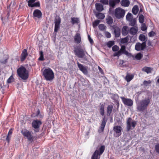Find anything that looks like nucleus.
I'll return each instance as SVG.
<instances>
[{
    "label": "nucleus",
    "instance_id": "1",
    "mask_svg": "<svg viewBox=\"0 0 159 159\" xmlns=\"http://www.w3.org/2000/svg\"><path fill=\"white\" fill-rule=\"evenodd\" d=\"M151 98L148 97H145L137 103L136 108L139 112H144L147 109V107L150 104Z\"/></svg>",
    "mask_w": 159,
    "mask_h": 159
},
{
    "label": "nucleus",
    "instance_id": "2",
    "mask_svg": "<svg viewBox=\"0 0 159 159\" xmlns=\"http://www.w3.org/2000/svg\"><path fill=\"white\" fill-rule=\"evenodd\" d=\"M17 72L19 76L23 80H26L28 78V72L23 66H21L18 69Z\"/></svg>",
    "mask_w": 159,
    "mask_h": 159
},
{
    "label": "nucleus",
    "instance_id": "3",
    "mask_svg": "<svg viewBox=\"0 0 159 159\" xmlns=\"http://www.w3.org/2000/svg\"><path fill=\"white\" fill-rule=\"evenodd\" d=\"M74 51L75 54L80 58H84L85 59L86 57L85 54H88L85 48H82L80 47L75 48Z\"/></svg>",
    "mask_w": 159,
    "mask_h": 159
},
{
    "label": "nucleus",
    "instance_id": "4",
    "mask_svg": "<svg viewBox=\"0 0 159 159\" xmlns=\"http://www.w3.org/2000/svg\"><path fill=\"white\" fill-rule=\"evenodd\" d=\"M43 75L45 79L47 81L52 80L54 78V73L50 68L45 69L43 72Z\"/></svg>",
    "mask_w": 159,
    "mask_h": 159
},
{
    "label": "nucleus",
    "instance_id": "5",
    "mask_svg": "<svg viewBox=\"0 0 159 159\" xmlns=\"http://www.w3.org/2000/svg\"><path fill=\"white\" fill-rule=\"evenodd\" d=\"M125 13V10L120 7L116 8L114 12L115 16L118 19L123 18L124 16Z\"/></svg>",
    "mask_w": 159,
    "mask_h": 159
},
{
    "label": "nucleus",
    "instance_id": "6",
    "mask_svg": "<svg viewBox=\"0 0 159 159\" xmlns=\"http://www.w3.org/2000/svg\"><path fill=\"white\" fill-rule=\"evenodd\" d=\"M41 121L38 120H34L32 123L33 128H34V131L35 132H37L39 130V127L42 125Z\"/></svg>",
    "mask_w": 159,
    "mask_h": 159
},
{
    "label": "nucleus",
    "instance_id": "7",
    "mask_svg": "<svg viewBox=\"0 0 159 159\" xmlns=\"http://www.w3.org/2000/svg\"><path fill=\"white\" fill-rule=\"evenodd\" d=\"M21 133L25 137H26L30 141H32L34 139V137L32 134V131L24 129L21 131Z\"/></svg>",
    "mask_w": 159,
    "mask_h": 159
},
{
    "label": "nucleus",
    "instance_id": "8",
    "mask_svg": "<svg viewBox=\"0 0 159 159\" xmlns=\"http://www.w3.org/2000/svg\"><path fill=\"white\" fill-rule=\"evenodd\" d=\"M127 130L128 131H129L131 129V127L134 128L137 123L134 120H133L130 117L127 120Z\"/></svg>",
    "mask_w": 159,
    "mask_h": 159
},
{
    "label": "nucleus",
    "instance_id": "9",
    "mask_svg": "<svg viewBox=\"0 0 159 159\" xmlns=\"http://www.w3.org/2000/svg\"><path fill=\"white\" fill-rule=\"evenodd\" d=\"M122 127L119 125L114 126L113 128L114 136L118 138L121 134Z\"/></svg>",
    "mask_w": 159,
    "mask_h": 159
},
{
    "label": "nucleus",
    "instance_id": "10",
    "mask_svg": "<svg viewBox=\"0 0 159 159\" xmlns=\"http://www.w3.org/2000/svg\"><path fill=\"white\" fill-rule=\"evenodd\" d=\"M61 22V19L59 16H57L55 18L54 31L57 32L60 28V24Z\"/></svg>",
    "mask_w": 159,
    "mask_h": 159
},
{
    "label": "nucleus",
    "instance_id": "11",
    "mask_svg": "<svg viewBox=\"0 0 159 159\" xmlns=\"http://www.w3.org/2000/svg\"><path fill=\"white\" fill-rule=\"evenodd\" d=\"M146 46V42H144L141 43H137L135 46V49L138 51L143 50Z\"/></svg>",
    "mask_w": 159,
    "mask_h": 159
},
{
    "label": "nucleus",
    "instance_id": "12",
    "mask_svg": "<svg viewBox=\"0 0 159 159\" xmlns=\"http://www.w3.org/2000/svg\"><path fill=\"white\" fill-rule=\"evenodd\" d=\"M122 101L124 104L128 106H132L133 104V101L130 98H121Z\"/></svg>",
    "mask_w": 159,
    "mask_h": 159
},
{
    "label": "nucleus",
    "instance_id": "13",
    "mask_svg": "<svg viewBox=\"0 0 159 159\" xmlns=\"http://www.w3.org/2000/svg\"><path fill=\"white\" fill-rule=\"evenodd\" d=\"M33 18L34 19L37 18L40 19L42 17V13L41 11L39 9H36L34 11L33 13Z\"/></svg>",
    "mask_w": 159,
    "mask_h": 159
},
{
    "label": "nucleus",
    "instance_id": "14",
    "mask_svg": "<svg viewBox=\"0 0 159 159\" xmlns=\"http://www.w3.org/2000/svg\"><path fill=\"white\" fill-rule=\"evenodd\" d=\"M112 27L114 30V34L115 35V37L116 38L119 37L120 34V29L119 27L115 25L112 26Z\"/></svg>",
    "mask_w": 159,
    "mask_h": 159
},
{
    "label": "nucleus",
    "instance_id": "15",
    "mask_svg": "<svg viewBox=\"0 0 159 159\" xmlns=\"http://www.w3.org/2000/svg\"><path fill=\"white\" fill-rule=\"evenodd\" d=\"M78 68L84 74L87 75L88 73V70L86 67L84 66L83 65L80 63L79 62L77 63Z\"/></svg>",
    "mask_w": 159,
    "mask_h": 159
},
{
    "label": "nucleus",
    "instance_id": "16",
    "mask_svg": "<svg viewBox=\"0 0 159 159\" xmlns=\"http://www.w3.org/2000/svg\"><path fill=\"white\" fill-rule=\"evenodd\" d=\"M74 39L75 42L77 44L80 43L81 40V36L80 34L76 33L74 37Z\"/></svg>",
    "mask_w": 159,
    "mask_h": 159
},
{
    "label": "nucleus",
    "instance_id": "17",
    "mask_svg": "<svg viewBox=\"0 0 159 159\" xmlns=\"http://www.w3.org/2000/svg\"><path fill=\"white\" fill-rule=\"evenodd\" d=\"M28 55L27 50L26 49H24L22 52L21 54L20 57V60L21 61H24L26 57Z\"/></svg>",
    "mask_w": 159,
    "mask_h": 159
},
{
    "label": "nucleus",
    "instance_id": "18",
    "mask_svg": "<svg viewBox=\"0 0 159 159\" xmlns=\"http://www.w3.org/2000/svg\"><path fill=\"white\" fill-rule=\"evenodd\" d=\"M126 47L125 46L122 45L121 46L120 51L122 52V53L124 54L127 56H131V53H129L128 51L126 50Z\"/></svg>",
    "mask_w": 159,
    "mask_h": 159
},
{
    "label": "nucleus",
    "instance_id": "19",
    "mask_svg": "<svg viewBox=\"0 0 159 159\" xmlns=\"http://www.w3.org/2000/svg\"><path fill=\"white\" fill-rule=\"evenodd\" d=\"M138 29L136 27H133L130 28L129 32L130 34L132 35H135L138 32Z\"/></svg>",
    "mask_w": 159,
    "mask_h": 159
},
{
    "label": "nucleus",
    "instance_id": "20",
    "mask_svg": "<svg viewBox=\"0 0 159 159\" xmlns=\"http://www.w3.org/2000/svg\"><path fill=\"white\" fill-rule=\"evenodd\" d=\"M70 22L72 25L78 24L80 22L79 18L77 17H71Z\"/></svg>",
    "mask_w": 159,
    "mask_h": 159
},
{
    "label": "nucleus",
    "instance_id": "21",
    "mask_svg": "<svg viewBox=\"0 0 159 159\" xmlns=\"http://www.w3.org/2000/svg\"><path fill=\"white\" fill-rule=\"evenodd\" d=\"M95 7L97 10L99 12L102 11L104 9L103 5L100 3H96Z\"/></svg>",
    "mask_w": 159,
    "mask_h": 159
},
{
    "label": "nucleus",
    "instance_id": "22",
    "mask_svg": "<svg viewBox=\"0 0 159 159\" xmlns=\"http://www.w3.org/2000/svg\"><path fill=\"white\" fill-rule=\"evenodd\" d=\"M129 28L127 26H124L122 29V34L123 35L125 36L127 35L129 32Z\"/></svg>",
    "mask_w": 159,
    "mask_h": 159
},
{
    "label": "nucleus",
    "instance_id": "23",
    "mask_svg": "<svg viewBox=\"0 0 159 159\" xmlns=\"http://www.w3.org/2000/svg\"><path fill=\"white\" fill-rule=\"evenodd\" d=\"M153 69L151 67L145 66L142 69V70L148 74L151 72Z\"/></svg>",
    "mask_w": 159,
    "mask_h": 159
},
{
    "label": "nucleus",
    "instance_id": "24",
    "mask_svg": "<svg viewBox=\"0 0 159 159\" xmlns=\"http://www.w3.org/2000/svg\"><path fill=\"white\" fill-rule=\"evenodd\" d=\"M120 3L122 6L127 7L129 5L130 2L129 0H122Z\"/></svg>",
    "mask_w": 159,
    "mask_h": 159
},
{
    "label": "nucleus",
    "instance_id": "25",
    "mask_svg": "<svg viewBox=\"0 0 159 159\" xmlns=\"http://www.w3.org/2000/svg\"><path fill=\"white\" fill-rule=\"evenodd\" d=\"M113 106L112 105H108L107 107V115L108 116H110L113 109Z\"/></svg>",
    "mask_w": 159,
    "mask_h": 159
},
{
    "label": "nucleus",
    "instance_id": "26",
    "mask_svg": "<svg viewBox=\"0 0 159 159\" xmlns=\"http://www.w3.org/2000/svg\"><path fill=\"white\" fill-rule=\"evenodd\" d=\"M105 150V147L104 146H102L99 149V150L100 151L99 153V151L98 150H96L95 151V152L96 151H98V158L99 159L100 157H98V156H100L102 155V153L104 152Z\"/></svg>",
    "mask_w": 159,
    "mask_h": 159
},
{
    "label": "nucleus",
    "instance_id": "27",
    "mask_svg": "<svg viewBox=\"0 0 159 159\" xmlns=\"http://www.w3.org/2000/svg\"><path fill=\"white\" fill-rule=\"evenodd\" d=\"M107 23L109 25H111L113 22V18L110 16H108L106 19Z\"/></svg>",
    "mask_w": 159,
    "mask_h": 159
},
{
    "label": "nucleus",
    "instance_id": "28",
    "mask_svg": "<svg viewBox=\"0 0 159 159\" xmlns=\"http://www.w3.org/2000/svg\"><path fill=\"white\" fill-rule=\"evenodd\" d=\"M139 11L138 6L137 5H134L133 7L132 10L133 13L134 15H136Z\"/></svg>",
    "mask_w": 159,
    "mask_h": 159
},
{
    "label": "nucleus",
    "instance_id": "29",
    "mask_svg": "<svg viewBox=\"0 0 159 159\" xmlns=\"http://www.w3.org/2000/svg\"><path fill=\"white\" fill-rule=\"evenodd\" d=\"M134 78V75L127 74L125 77V79L127 82L130 81Z\"/></svg>",
    "mask_w": 159,
    "mask_h": 159
},
{
    "label": "nucleus",
    "instance_id": "30",
    "mask_svg": "<svg viewBox=\"0 0 159 159\" xmlns=\"http://www.w3.org/2000/svg\"><path fill=\"white\" fill-rule=\"evenodd\" d=\"M97 18L100 19H103L105 18L104 15L101 13L98 12L96 14Z\"/></svg>",
    "mask_w": 159,
    "mask_h": 159
},
{
    "label": "nucleus",
    "instance_id": "31",
    "mask_svg": "<svg viewBox=\"0 0 159 159\" xmlns=\"http://www.w3.org/2000/svg\"><path fill=\"white\" fill-rule=\"evenodd\" d=\"M104 106L103 104H102L100 107V114L102 116H103L104 114Z\"/></svg>",
    "mask_w": 159,
    "mask_h": 159
},
{
    "label": "nucleus",
    "instance_id": "32",
    "mask_svg": "<svg viewBox=\"0 0 159 159\" xmlns=\"http://www.w3.org/2000/svg\"><path fill=\"white\" fill-rule=\"evenodd\" d=\"M98 151L95 152L92 155L91 159H99L98 158Z\"/></svg>",
    "mask_w": 159,
    "mask_h": 159
},
{
    "label": "nucleus",
    "instance_id": "33",
    "mask_svg": "<svg viewBox=\"0 0 159 159\" xmlns=\"http://www.w3.org/2000/svg\"><path fill=\"white\" fill-rule=\"evenodd\" d=\"M126 19L127 20L130 21L133 18V15L130 13H128L126 16Z\"/></svg>",
    "mask_w": 159,
    "mask_h": 159
},
{
    "label": "nucleus",
    "instance_id": "34",
    "mask_svg": "<svg viewBox=\"0 0 159 159\" xmlns=\"http://www.w3.org/2000/svg\"><path fill=\"white\" fill-rule=\"evenodd\" d=\"M139 39L142 41H146V38L145 36L143 34H141L139 36Z\"/></svg>",
    "mask_w": 159,
    "mask_h": 159
},
{
    "label": "nucleus",
    "instance_id": "35",
    "mask_svg": "<svg viewBox=\"0 0 159 159\" xmlns=\"http://www.w3.org/2000/svg\"><path fill=\"white\" fill-rule=\"evenodd\" d=\"M100 20H95L93 22V27L97 26L99 23Z\"/></svg>",
    "mask_w": 159,
    "mask_h": 159
},
{
    "label": "nucleus",
    "instance_id": "36",
    "mask_svg": "<svg viewBox=\"0 0 159 159\" xmlns=\"http://www.w3.org/2000/svg\"><path fill=\"white\" fill-rule=\"evenodd\" d=\"M143 55L141 53H139L135 55V58L137 60H139L143 57Z\"/></svg>",
    "mask_w": 159,
    "mask_h": 159
},
{
    "label": "nucleus",
    "instance_id": "37",
    "mask_svg": "<svg viewBox=\"0 0 159 159\" xmlns=\"http://www.w3.org/2000/svg\"><path fill=\"white\" fill-rule=\"evenodd\" d=\"M139 21L141 23H143L144 21V17L142 14H141L139 16Z\"/></svg>",
    "mask_w": 159,
    "mask_h": 159
},
{
    "label": "nucleus",
    "instance_id": "38",
    "mask_svg": "<svg viewBox=\"0 0 159 159\" xmlns=\"http://www.w3.org/2000/svg\"><path fill=\"white\" fill-rule=\"evenodd\" d=\"M109 4L110 6L112 7H114L116 3L113 0H109Z\"/></svg>",
    "mask_w": 159,
    "mask_h": 159
},
{
    "label": "nucleus",
    "instance_id": "39",
    "mask_svg": "<svg viewBox=\"0 0 159 159\" xmlns=\"http://www.w3.org/2000/svg\"><path fill=\"white\" fill-rule=\"evenodd\" d=\"M39 54L40 56L39 58V60L40 61H43L44 60L43 55V52L42 51H40V52Z\"/></svg>",
    "mask_w": 159,
    "mask_h": 159
},
{
    "label": "nucleus",
    "instance_id": "40",
    "mask_svg": "<svg viewBox=\"0 0 159 159\" xmlns=\"http://www.w3.org/2000/svg\"><path fill=\"white\" fill-rule=\"evenodd\" d=\"M128 42V38L127 37L121 39L120 40V43L124 44L127 43Z\"/></svg>",
    "mask_w": 159,
    "mask_h": 159
},
{
    "label": "nucleus",
    "instance_id": "41",
    "mask_svg": "<svg viewBox=\"0 0 159 159\" xmlns=\"http://www.w3.org/2000/svg\"><path fill=\"white\" fill-rule=\"evenodd\" d=\"M98 27L99 29L102 31H104L106 29V26L104 24L99 25Z\"/></svg>",
    "mask_w": 159,
    "mask_h": 159
},
{
    "label": "nucleus",
    "instance_id": "42",
    "mask_svg": "<svg viewBox=\"0 0 159 159\" xmlns=\"http://www.w3.org/2000/svg\"><path fill=\"white\" fill-rule=\"evenodd\" d=\"M114 43L113 41H109L107 44V46L109 48H111L113 45H114Z\"/></svg>",
    "mask_w": 159,
    "mask_h": 159
},
{
    "label": "nucleus",
    "instance_id": "43",
    "mask_svg": "<svg viewBox=\"0 0 159 159\" xmlns=\"http://www.w3.org/2000/svg\"><path fill=\"white\" fill-rule=\"evenodd\" d=\"M130 21L129 25L131 26H134L135 24L136 20L135 19L131 20Z\"/></svg>",
    "mask_w": 159,
    "mask_h": 159
},
{
    "label": "nucleus",
    "instance_id": "44",
    "mask_svg": "<svg viewBox=\"0 0 159 159\" xmlns=\"http://www.w3.org/2000/svg\"><path fill=\"white\" fill-rule=\"evenodd\" d=\"M119 49V47L116 45H114L112 47V50L114 52L118 51Z\"/></svg>",
    "mask_w": 159,
    "mask_h": 159
},
{
    "label": "nucleus",
    "instance_id": "45",
    "mask_svg": "<svg viewBox=\"0 0 159 159\" xmlns=\"http://www.w3.org/2000/svg\"><path fill=\"white\" fill-rule=\"evenodd\" d=\"M40 6V4L39 2H38L35 3H34L30 7H39Z\"/></svg>",
    "mask_w": 159,
    "mask_h": 159
},
{
    "label": "nucleus",
    "instance_id": "46",
    "mask_svg": "<svg viewBox=\"0 0 159 159\" xmlns=\"http://www.w3.org/2000/svg\"><path fill=\"white\" fill-rule=\"evenodd\" d=\"M36 0H29L28 1V5L29 7H31V5L34 3L35 1Z\"/></svg>",
    "mask_w": 159,
    "mask_h": 159
},
{
    "label": "nucleus",
    "instance_id": "47",
    "mask_svg": "<svg viewBox=\"0 0 159 159\" xmlns=\"http://www.w3.org/2000/svg\"><path fill=\"white\" fill-rule=\"evenodd\" d=\"M155 149L156 152L159 153V143H157L155 145Z\"/></svg>",
    "mask_w": 159,
    "mask_h": 159
},
{
    "label": "nucleus",
    "instance_id": "48",
    "mask_svg": "<svg viewBox=\"0 0 159 159\" xmlns=\"http://www.w3.org/2000/svg\"><path fill=\"white\" fill-rule=\"evenodd\" d=\"M105 126V125H101V127L98 130V132L99 133H101L104 130Z\"/></svg>",
    "mask_w": 159,
    "mask_h": 159
},
{
    "label": "nucleus",
    "instance_id": "49",
    "mask_svg": "<svg viewBox=\"0 0 159 159\" xmlns=\"http://www.w3.org/2000/svg\"><path fill=\"white\" fill-rule=\"evenodd\" d=\"M151 82L150 80L148 81L144 80L143 81V84L144 85L147 86L148 84H151Z\"/></svg>",
    "mask_w": 159,
    "mask_h": 159
},
{
    "label": "nucleus",
    "instance_id": "50",
    "mask_svg": "<svg viewBox=\"0 0 159 159\" xmlns=\"http://www.w3.org/2000/svg\"><path fill=\"white\" fill-rule=\"evenodd\" d=\"M100 2L104 5H107L108 4V0H100Z\"/></svg>",
    "mask_w": 159,
    "mask_h": 159
},
{
    "label": "nucleus",
    "instance_id": "51",
    "mask_svg": "<svg viewBox=\"0 0 159 159\" xmlns=\"http://www.w3.org/2000/svg\"><path fill=\"white\" fill-rule=\"evenodd\" d=\"M138 94L139 96L140 95H145L146 94V93L145 91H141L138 92Z\"/></svg>",
    "mask_w": 159,
    "mask_h": 159
},
{
    "label": "nucleus",
    "instance_id": "52",
    "mask_svg": "<svg viewBox=\"0 0 159 159\" xmlns=\"http://www.w3.org/2000/svg\"><path fill=\"white\" fill-rule=\"evenodd\" d=\"M105 35L106 37L107 38H110L111 36L110 33L107 31L105 32Z\"/></svg>",
    "mask_w": 159,
    "mask_h": 159
},
{
    "label": "nucleus",
    "instance_id": "53",
    "mask_svg": "<svg viewBox=\"0 0 159 159\" xmlns=\"http://www.w3.org/2000/svg\"><path fill=\"white\" fill-rule=\"evenodd\" d=\"M13 77L12 76H11L7 80V82L8 83H10L12 82L13 81Z\"/></svg>",
    "mask_w": 159,
    "mask_h": 159
},
{
    "label": "nucleus",
    "instance_id": "54",
    "mask_svg": "<svg viewBox=\"0 0 159 159\" xmlns=\"http://www.w3.org/2000/svg\"><path fill=\"white\" fill-rule=\"evenodd\" d=\"M155 34V33L153 31H152L148 33V35L149 37H151L154 36Z\"/></svg>",
    "mask_w": 159,
    "mask_h": 159
},
{
    "label": "nucleus",
    "instance_id": "55",
    "mask_svg": "<svg viewBox=\"0 0 159 159\" xmlns=\"http://www.w3.org/2000/svg\"><path fill=\"white\" fill-rule=\"evenodd\" d=\"M107 121V120L105 119V118L104 117L102 119V121L101 124L105 125Z\"/></svg>",
    "mask_w": 159,
    "mask_h": 159
},
{
    "label": "nucleus",
    "instance_id": "56",
    "mask_svg": "<svg viewBox=\"0 0 159 159\" xmlns=\"http://www.w3.org/2000/svg\"><path fill=\"white\" fill-rule=\"evenodd\" d=\"M11 136L7 135L6 138V140L7 141L8 143L9 142L10 140Z\"/></svg>",
    "mask_w": 159,
    "mask_h": 159
},
{
    "label": "nucleus",
    "instance_id": "57",
    "mask_svg": "<svg viewBox=\"0 0 159 159\" xmlns=\"http://www.w3.org/2000/svg\"><path fill=\"white\" fill-rule=\"evenodd\" d=\"M88 39L91 44H92L93 43V39L91 38L90 36L89 35H88Z\"/></svg>",
    "mask_w": 159,
    "mask_h": 159
},
{
    "label": "nucleus",
    "instance_id": "58",
    "mask_svg": "<svg viewBox=\"0 0 159 159\" xmlns=\"http://www.w3.org/2000/svg\"><path fill=\"white\" fill-rule=\"evenodd\" d=\"M141 30L143 31H145L147 30V27L145 25L141 27Z\"/></svg>",
    "mask_w": 159,
    "mask_h": 159
},
{
    "label": "nucleus",
    "instance_id": "59",
    "mask_svg": "<svg viewBox=\"0 0 159 159\" xmlns=\"http://www.w3.org/2000/svg\"><path fill=\"white\" fill-rule=\"evenodd\" d=\"M12 129H11L8 132L7 135L11 136V135L12 134Z\"/></svg>",
    "mask_w": 159,
    "mask_h": 159
},
{
    "label": "nucleus",
    "instance_id": "60",
    "mask_svg": "<svg viewBox=\"0 0 159 159\" xmlns=\"http://www.w3.org/2000/svg\"><path fill=\"white\" fill-rule=\"evenodd\" d=\"M117 52V53L118 57H119L120 56L121 54V53H122V52L120 50H118V52Z\"/></svg>",
    "mask_w": 159,
    "mask_h": 159
},
{
    "label": "nucleus",
    "instance_id": "61",
    "mask_svg": "<svg viewBox=\"0 0 159 159\" xmlns=\"http://www.w3.org/2000/svg\"><path fill=\"white\" fill-rule=\"evenodd\" d=\"M117 52V53L118 57H119L120 56L121 54V53H122V52L120 50H118V52Z\"/></svg>",
    "mask_w": 159,
    "mask_h": 159
},
{
    "label": "nucleus",
    "instance_id": "62",
    "mask_svg": "<svg viewBox=\"0 0 159 159\" xmlns=\"http://www.w3.org/2000/svg\"><path fill=\"white\" fill-rule=\"evenodd\" d=\"M113 1H114V2L116 3H119L120 1V0H113Z\"/></svg>",
    "mask_w": 159,
    "mask_h": 159
},
{
    "label": "nucleus",
    "instance_id": "63",
    "mask_svg": "<svg viewBox=\"0 0 159 159\" xmlns=\"http://www.w3.org/2000/svg\"><path fill=\"white\" fill-rule=\"evenodd\" d=\"M113 56L114 57L117 56L118 57L117 53V52H115Z\"/></svg>",
    "mask_w": 159,
    "mask_h": 159
},
{
    "label": "nucleus",
    "instance_id": "64",
    "mask_svg": "<svg viewBox=\"0 0 159 159\" xmlns=\"http://www.w3.org/2000/svg\"><path fill=\"white\" fill-rule=\"evenodd\" d=\"M117 95H116V94H113L112 95V98L113 97H116V96H117Z\"/></svg>",
    "mask_w": 159,
    "mask_h": 159
}]
</instances>
